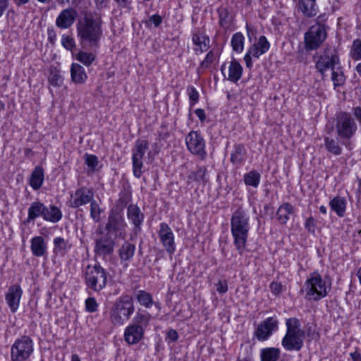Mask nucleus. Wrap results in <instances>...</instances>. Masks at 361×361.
I'll list each match as a JSON object with an SVG mask.
<instances>
[{"label": "nucleus", "mask_w": 361, "mask_h": 361, "mask_svg": "<svg viewBox=\"0 0 361 361\" xmlns=\"http://www.w3.org/2000/svg\"><path fill=\"white\" fill-rule=\"evenodd\" d=\"M103 20L97 13L84 15L76 25L77 37L81 44H87L91 47L99 48L103 36Z\"/></svg>", "instance_id": "f257e3e1"}, {"label": "nucleus", "mask_w": 361, "mask_h": 361, "mask_svg": "<svg viewBox=\"0 0 361 361\" xmlns=\"http://www.w3.org/2000/svg\"><path fill=\"white\" fill-rule=\"evenodd\" d=\"M249 221V215L242 207H239L231 218V232L233 244L240 255H243L246 249L250 231Z\"/></svg>", "instance_id": "f03ea898"}, {"label": "nucleus", "mask_w": 361, "mask_h": 361, "mask_svg": "<svg viewBox=\"0 0 361 361\" xmlns=\"http://www.w3.org/2000/svg\"><path fill=\"white\" fill-rule=\"evenodd\" d=\"M331 290V281L329 276L322 278L317 271L310 274L300 291L305 293L307 301L317 302L326 297Z\"/></svg>", "instance_id": "7ed1b4c3"}, {"label": "nucleus", "mask_w": 361, "mask_h": 361, "mask_svg": "<svg viewBox=\"0 0 361 361\" xmlns=\"http://www.w3.org/2000/svg\"><path fill=\"white\" fill-rule=\"evenodd\" d=\"M335 130L341 143L346 148H350L351 140L355 136L357 126L350 113L340 111L336 115Z\"/></svg>", "instance_id": "20e7f679"}, {"label": "nucleus", "mask_w": 361, "mask_h": 361, "mask_svg": "<svg viewBox=\"0 0 361 361\" xmlns=\"http://www.w3.org/2000/svg\"><path fill=\"white\" fill-rule=\"evenodd\" d=\"M151 315L147 311L139 310L133 319L132 324L124 331L125 341L129 345H135L140 342L145 335V330L148 326Z\"/></svg>", "instance_id": "39448f33"}, {"label": "nucleus", "mask_w": 361, "mask_h": 361, "mask_svg": "<svg viewBox=\"0 0 361 361\" xmlns=\"http://www.w3.org/2000/svg\"><path fill=\"white\" fill-rule=\"evenodd\" d=\"M313 58L315 69L321 75L322 80L326 77L327 71L334 69L341 63L338 51L331 46H326Z\"/></svg>", "instance_id": "423d86ee"}, {"label": "nucleus", "mask_w": 361, "mask_h": 361, "mask_svg": "<svg viewBox=\"0 0 361 361\" xmlns=\"http://www.w3.org/2000/svg\"><path fill=\"white\" fill-rule=\"evenodd\" d=\"M135 310L133 299L126 295L118 298L110 312L111 322L114 325H123L128 321Z\"/></svg>", "instance_id": "0eeeda50"}, {"label": "nucleus", "mask_w": 361, "mask_h": 361, "mask_svg": "<svg viewBox=\"0 0 361 361\" xmlns=\"http://www.w3.org/2000/svg\"><path fill=\"white\" fill-rule=\"evenodd\" d=\"M106 271L99 264L87 265L85 271V283L87 288L99 292L105 288L107 282Z\"/></svg>", "instance_id": "6e6552de"}, {"label": "nucleus", "mask_w": 361, "mask_h": 361, "mask_svg": "<svg viewBox=\"0 0 361 361\" xmlns=\"http://www.w3.org/2000/svg\"><path fill=\"white\" fill-rule=\"evenodd\" d=\"M34 352V342L26 335L17 338L11 348V361H27Z\"/></svg>", "instance_id": "1a4fd4ad"}, {"label": "nucleus", "mask_w": 361, "mask_h": 361, "mask_svg": "<svg viewBox=\"0 0 361 361\" xmlns=\"http://www.w3.org/2000/svg\"><path fill=\"white\" fill-rule=\"evenodd\" d=\"M327 37L326 29L324 25L316 23L312 25L305 33V47L306 50L317 49L324 42Z\"/></svg>", "instance_id": "9d476101"}, {"label": "nucleus", "mask_w": 361, "mask_h": 361, "mask_svg": "<svg viewBox=\"0 0 361 361\" xmlns=\"http://www.w3.org/2000/svg\"><path fill=\"white\" fill-rule=\"evenodd\" d=\"M101 235L95 240L94 252L97 256L105 259L113 254L117 238L111 233L100 232Z\"/></svg>", "instance_id": "9b49d317"}, {"label": "nucleus", "mask_w": 361, "mask_h": 361, "mask_svg": "<svg viewBox=\"0 0 361 361\" xmlns=\"http://www.w3.org/2000/svg\"><path fill=\"white\" fill-rule=\"evenodd\" d=\"M148 148L149 143L147 140L139 139L136 140L132 149L133 171L136 178H140L142 174V159Z\"/></svg>", "instance_id": "f8f14e48"}, {"label": "nucleus", "mask_w": 361, "mask_h": 361, "mask_svg": "<svg viewBox=\"0 0 361 361\" xmlns=\"http://www.w3.org/2000/svg\"><path fill=\"white\" fill-rule=\"evenodd\" d=\"M185 141L189 152L198 156L201 159L206 158L205 140L199 132L191 130L186 135Z\"/></svg>", "instance_id": "ddd939ff"}, {"label": "nucleus", "mask_w": 361, "mask_h": 361, "mask_svg": "<svg viewBox=\"0 0 361 361\" xmlns=\"http://www.w3.org/2000/svg\"><path fill=\"white\" fill-rule=\"evenodd\" d=\"M279 329L276 317H269L259 322L254 331V336L259 341H267Z\"/></svg>", "instance_id": "4468645a"}, {"label": "nucleus", "mask_w": 361, "mask_h": 361, "mask_svg": "<svg viewBox=\"0 0 361 361\" xmlns=\"http://www.w3.org/2000/svg\"><path fill=\"white\" fill-rule=\"evenodd\" d=\"M126 226L122 212L118 209H111L104 230L106 233H111V235H116L118 238V234H121Z\"/></svg>", "instance_id": "2eb2a0df"}, {"label": "nucleus", "mask_w": 361, "mask_h": 361, "mask_svg": "<svg viewBox=\"0 0 361 361\" xmlns=\"http://www.w3.org/2000/svg\"><path fill=\"white\" fill-rule=\"evenodd\" d=\"M93 200V189L83 186L77 189L75 193L71 195L70 207L75 209L79 208L90 203Z\"/></svg>", "instance_id": "dca6fc26"}, {"label": "nucleus", "mask_w": 361, "mask_h": 361, "mask_svg": "<svg viewBox=\"0 0 361 361\" xmlns=\"http://www.w3.org/2000/svg\"><path fill=\"white\" fill-rule=\"evenodd\" d=\"M158 235L166 251L170 255L174 254L176 251L174 235L171 228L166 223L162 222L160 224Z\"/></svg>", "instance_id": "f3484780"}, {"label": "nucleus", "mask_w": 361, "mask_h": 361, "mask_svg": "<svg viewBox=\"0 0 361 361\" xmlns=\"http://www.w3.org/2000/svg\"><path fill=\"white\" fill-rule=\"evenodd\" d=\"M305 332L286 334L281 340V345L287 351H300L304 345Z\"/></svg>", "instance_id": "a211bd4d"}, {"label": "nucleus", "mask_w": 361, "mask_h": 361, "mask_svg": "<svg viewBox=\"0 0 361 361\" xmlns=\"http://www.w3.org/2000/svg\"><path fill=\"white\" fill-rule=\"evenodd\" d=\"M23 290L18 283L11 286L6 293L5 300L11 312L15 313L20 306Z\"/></svg>", "instance_id": "6ab92c4d"}, {"label": "nucleus", "mask_w": 361, "mask_h": 361, "mask_svg": "<svg viewBox=\"0 0 361 361\" xmlns=\"http://www.w3.org/2000/svg\"><path fill=\"white\" fill-rule=\"evenodd\" d=\"M127 217L133 224V232L137 235L141 232V226L144 221L145 215L137 204H130L127 208Z\"/></svg>", "instance_id": "aec40b11"}, {"label": "nucleus", "mask_w": 361, "mask_h": 361, "mask_svg": "<svg viewBox=\"0 0 361 361\" xmlns=\"http://www.w3.org/2000/svg\"><path fill=\"white\" fill-rule=\"evenodd\" d=\"M77 16V11L72 7L67 8L61 11L56 19V25L60 29H68L74 23Z\"/></svg>", "instance_id": "412c9836"}, {"label": "nucleus", "mask_w": 361, "mask_h": 361, "mask_svg": "<svg viewBox=\"0 0 361 361\" xmlns=\"http://www.w3.org/2000/svg\"><path fill=\"white\" fill-rule=\"evenodd\" d=\"M226 69V63L221 65V71L225 79L230 80L234 83L237 82L241 78L243 74V67L235 59H233L230 62L228 66V73L226 76L224 71Z\"/></svg>", "instance_id": "4be33fe9"}, {"label": "nucleus", "mask_w": 361, "mask_h": 361, "mask_svg": "<svg viewBox=\"0 0 361 361\" xmlns=\"http://www.w3.org/2000/svg\"><path fill=\"white\" fill-rule=\"evenodd\" d=\"M192 43L197 47L194 49L195 53L196 54H202L204 51H206L209 47V37L201 32L199 30L192 32Z\"/></svg>", "instance_id": "5701e85b"}, {"label": "nucleus", "mask_w": 361, "mask_h": 361, "mask_svg": "<svg viewBox=\"0 0 361 361\" xmlns=\"http://www.w3.org/2000/svg\"><path fill=\"white\" fill-rule=\"evenodd\" d=\"M135 252V245L129 241H125L118 250V255L121 263H125L127 267L128 263L131 261Z\"/></svg>", "instance_id": "b1692460"}, {"label": "nucleus", "mask_w": 361, "mask_h": 361, "mask_svg": "<svg viewBox=\"0 0 361 361\" xmlns=\"http://www.w3.org/2000/svg\"><path fill=\"white\" fill-rule=\"evenodd\" d=\"M317 0H298V8L301 11L303 16L306 18L314 17L318 11V7L316 4Z\"/></svg>", "instance_id": "393cba45"}, {"label": "nucleus", "mask_w": 361, "mask_h": 361, "mask_svg": "<svg viewBox=\"0 0 361 361\" xmlns=\"http://www.w3.org/2000/svg\"><path fill=\"white\" fill-rule=\"evenodd\" d=\"M270 48V43L267 37L262 35L259 37L257 42L255 43L250 47V53L255 58H259L260 56L265 54Z\"/></svg>", "instance_id": "a878e982"}, {"label": "nucleus", "mask_w": 361, "mask_h": 361, "mask_svg": "<svg viewBox=\"0 0 361 361\" xmlns=\"http://www.w3.org/2000/svg\"><path fill=\"white\" fill-rule=\"evenodd\" d=\"M63 213L59 207L54 204H49L44 207L43 219L52 224H56L62 219Z\"/></svg>", "instance_id": "bb28decb"}, {"label": "nucleus", "mask_w": 361, "mask_h": 361, "mask_svg": "<svg viewBox=\"0 0 361 361\" xmlns=\"http://www.w3.org/2000/svg\"><path fill=\"white\" fill-rule=\"evenodd\" d=\"M31 251L35 257H42L47 254V243L42 236H35L31 239Z\"/></svg>", "instance_id": "cd10ccee"}, {"label": "nucleus", "mask_w": 361, "mask_h": 361, "mask_svg": "<svg viewBox=\"0 0 361 361\" xmlns=\"http://www.w3.org/2000/svg\"><path fill=\"white\" fill-rule=\"evenodd\" d=\"M44 207L45 205L39 202L35 201L33 202L27 210V218L25 220V223H30L34 221L36 219L39 217H44Z\"/></svg>", "instance_id": "c85d7f7f"}, {"label": "nucleus", "mask_w": 361, "mask_h": 361, "mask_svg": "<svg viewBox=\"0 0 361 361\" xmlns=\"http://www.w3.org/2000/svg\"><path fill=\"white\" fill-rule=\"evenodd\" d=\"M187 179L188 183L202 182L204 185H206L209 182L207 167L197 166L196 171H192L188 174Z\"/></svg>", "instance_id": "c756f323"}, {"label": "nucleus", "mask_w": 361, "mask_h": 361, "mask_svg": "<svg viewBox=\"0 0 361 361\" xmlns=\"http://www.w3.org/2000/svg\"><path fill=\"white\" fill-rule=\"evenodd\" d=\"M324 141V147L329 153L334 156H339L342 154L343 149L341 145H343L338 137L336 138L325 137Z\"/></svg>", "instance_id": "7c9ffc66"}, {"label": "nucleus", "mask_w": 361, "mask_h": 361, "mask_svg": "<svg viewBox=\"0 0 361 361\" xmlns=\"http://www.w3.org/2000/svg\"><path fill=\"white\" fill-rule=\"evenodd\" d=\"M294 212L293 206L288 202H285L277 209V220L280 224H286L290 219L289 215L294 214Z\"/></svg>", "instance_id": "2f4dec72"}, {"label": "nucleus", "mask_w": 361, "mask_h": 361, "mask_svg": "<svg viewBox=\"0 0 361 361\" xmlns=\"http://www.w3.org/2000/svg\"><path fill=\"white\" fill-rule=\"evenodd\" d=\"M71 75L73 82L83 84L87 79L84 68L78 63H73L71 67Z\"/></svg>", "instance_id": "473e14b6"}, {"label": "nucleus", "mask_w": 361, "mask_h": 361, "mask_svg": "<svg viewBox=\"0 0 361 361\" xmlns=\"http://www.w3.org/2000/svg\"><path fill=\"white\" fill-rule=\"evenodd\" d=\"M44 173L42 166H37L32 172L30 185L33 190H39L44 182Z\"/></svg>", "instance_id": "72a5a7b5"}, {"label": "nucleus", "mask_w": 361, "mask_h": 361, "mask_svg": "<svg viewBox=\"0 0 361 361\" xmlns=\"http://www.w3.org/2000/svg\"><path fill=\"white\" fill-rule=\"evenodd\" d=\"M53 252L56 255L64 256L71 247V245L68 240L62 237H56L53 240Z\"/></svg>", "instance_id": "f704fd0d"}, {"label": "nucleus", "mask_w": 361, "mask_h": 361, "mask_svg": "<svg viewBox=\"0 0 361 361\" xmlns=\"http://www.w3.org/2000/svg\"><path fill=\"white\" fill-rule=\"evenodd\" d=\"M246 158V149L243 144H236L233 147V151L231 154V161L233 164L240 165Z\"/></svg>", "instance_id": "c9c22d12"}, {"label": "nucleus", "mask_w": 361, "mask_h": 361, "mask_svg": "<svg viewBox=\"0 0 361 361\" xmlns=\"http://www.w3.org/2000/svg\"><path fill=\"white\" fill-rule=\"evenodd\" d=\"M346 200L341 196L334 197L330 202L329 206L339 217H343L346 209Z\"/></svg>", "instance_id": "e433bc0d"}, {"label": "nucleus", "mask_w": 361, "mask_h": 361, "mask_svg": "<svg viewBox=\"0 0 361 361\" xmlns=\"http://www.w3.org/2000/svg\"><path fill=\"white\" fill-rule=\"evenodd\" d=\"M219 18V25L221 27L228 28L233 19V16L230 9L227 7L221 6L217 9Z\"/></svg>", "instance_id": "4c0bfd02"}, {"label": "nucleus", "mask_w": 361, "mask_h": 361, "mask_svg": "<svg viewBox=\"0 0 361 361\" xmlns=\"http://www.w3.org/2000/svg\"><path fill=\"white\" fill-rule=\"evenodd\" d=\"M281 350L277 348H265L260 351L261 361H277L280 357Z\"/></svg>", "instance_id": "58836bf2"}, {"label": "nucleus", "mask_w": 361, "mask_h": 361, "mask_svg": "<svg viewBox=\"0 0 361 361\" xmlns=\"http://www.w3.org/2000/svg\"><path fill=\"white\" fill-rule=\"evenodd\" d=\"M135 297L140 305L146 308H150L154 304L152 294L145 290H137L135 295Z\"/></svg>", "instance_id": "ea45409f"}, {"label": "nucleus", "mask_w": 361, "mask_h": 361, "mask_svg": "<svg viewBox=\"0 0 361 361\" xmlns=\"http://www.w3.org/2000/svg\"><path fill=\"white\" fill-rule=\"evenodd\" d=\"M261 180V174L256 170H252L245 173L243 176V180L247 186L257 188Z\"/></svg>", "instance_id": "a19ab883"}, {"label": "nucleus", "mask_w": 361, "mask_h": 361, "mask_svg": "<svg viewBox=\"0 0 361 361\" xmlns=\"http://www.w3.org/2000/svg\"><path fill=\"white\" fill-rule=\"evenodd\" d=\"M331 71V80L334 84V89L338 87L342 86L345 82V76L344 75L342 67L337 66Z\"/></svg>", "instance_id": "79ce46f5"}, {"label": "nucleus", "mask_w": 361, "mask_h": 361, "mask_svg": "<svg viewBox=\"0 0 361 361\" xmlns=\"http://www.w3.org/2000/svg\"><path fill=\"white\" fill-rule=\"evenodd\" d=\"M244 41L245 37L241 32L235 33L231 41L233 50L237 53H241L244 49Z\"/></svg>", "instance_id": "37998d69"}, {"label": "nucleus", "mask_w": 361, "mask_h": 361, "mask_svg": "<svg viewBox=\"0 0 361 361\" xmlns=\"http://www.w3.org/2000/svg\"><path fill=\"white\" fill-rule=\"evenodd\" d=\"M286 334L305 332L304 330L300 329V326H301L300 322L298 319H297L295 317H291V318L286 319Z\"/></svg>", "instance_id": "c03bdc74"}, {"label": "nucleus", "mask_w": 361, "mask_h": 361, "mask_svg": "<svg viewBox=\"0 0 361 361\" xmlns=\"http://www.w3.org/2000/svg\"><path fill=\"white\" fill-rule=\"evenodd\" d=\"M350 57L354 61L361 60V39H355L353 41L349 52Z\"/></svg>", "instance_id": "a18cd8bd"}, {"label": "nucleus", "mask_w": 361, "mask_h": 361, "mask_svg": "<svg viewBox=\"0 0 361 361\" xmlns=\"http://www.w3.org/2000/svg\"><path fill=\"white\" fill-rule=\"evenodd\" d=\"M75 59L85 66H89L95 60L96 56L92 53L80 51L76 54Z\"/></svg>", "instance_id": "49530a36"}, {"label": "nucleus", "mask_w": 361, "mask_h": 361, "mask_svg": "<svg viewBox=\"0 0 361 361\" xmlns=\"http://www.w3.org/2000/svg\"><path fill=\"white\" fill-rule=\"evenodd\" d=\"M102 209L94 199L90 202V216L95 223H98L101 220L100 215Z\"/></svg>", "instance_id": "de8ad7c7"}, {"label": "nucleus", "mask_w": 361, "mask_h": 361, "mask_svg": "<svg viewBox=\"0 0 361 361\" xmlns=\"http://www.w3.org/2000/svg\"><path fill=\"white\" fill-rule=\"evenodd\" d=\"M84 160L85 164L90 169L91 172L97 171V167L99 164V160L97 156L86 153L84 155Z\"/></svg>", "instance_id": "09e8293b"}, {"label": "nucleus", "mask_w": 361, "mask_h": 361, "mask_svg": "<svg viewBox=\"0 0 361 361\" xmlns=\"http://www.w3.org/2000/svg\"><path fill=\"white\" fill-rule=\"evenodd\" d=\"M63 79L59 71H52L49 76V82L54 87H61Z\"/></svg>", "instance_id": "8fccbe9b"}, {"label": "nucleus", "mask_w": 361, "mask_h": 361, "mask_svg": "<svg viewBox=\"0 0 361 361\" xmlns=\"http://www.w3.org/2000/svg\"><path fill=\"white\" fill-rule=\"evenodd\" d=\"M85 310L87 312L93 313L97 311L99 305L94 298L90 297L87 298L85 301Z\"/></svg>", "instance_id": "3c124183"}, {"label": "nucleus", "mask_w": 361, "mask_h": 361, "mask_svg": "<svg viewBox=\"0 0 361 361\" xmlns=\"http://www.w3.org/2000/svg\"><path fill=\"white\" fill-rule=\"evenodd\" d=\"M187 92L190 99V105L194 106L199 100V93L193 86H189L187 88Z\"/></svg>", "instance_id": "603ef678"}, {"label": "nucleus", "mask_w": 361, "mask_h": 361, "mask_svg": "<svg viewBox=\"0 0 361 361\" xmlns=\"http://www.w3.org/2000/svg\"><path fill=\"white\" fill-rule=\"evenodd\" d=\"M163 21V18L159 14H154L149 16L148 20L144 21V23L147 27H149L152 24H154L155 27H159Z\"/></svg>", "instance_id": "864d4df0"}, {"label": "nucleus", "mask_w": 361, "mask_h": 361, "mask_svg": "<svg viewBox=\"0 0 361 361\" xmlns=\"http://www.w3.org/2000/svg\"><path fill=\"white\" fill-rule=\"evenodd\" d=\"M61 44L67 50H72L75 47V42L73 37L63 35L61 38Z\"/></svg>", "instance_id": "5fc2aeb1"}, {"label": "nucleus", "mask_w": 361, "mask_h": 361, "mask_svg": "<svg viewBox=\"0 0 361 361\" xmlns=\"http://www.w3.org/2000/svg\"><path fill=\"white\" fill-rule=\"evenodd\" d=\"M304 226L309 233L315 234L317 221L312 216H310L305 220Z\"/></svg>", "instance_id": "6e6d98bb"}, {"label": "nucleus", "mask_w": 361, "mask_h": 361, "mask_svg": "<svg viewBox=\"0 0 361 361\" xmlns=\"http://www.w3.org/2000/svg\"><path fill=\"white\" fill-rule=\"evenodd\" d=\"M270 289L271 293L275 295H280L283 291V286L281 283L277 281H272L270 283Z\"/></svg>", "instance_id": "4d7b16f0"}, {"label": "nucleus", "mask_w": 361, "mask_h": 361, "mask_svg": "<svg viewBox=\"0 0 361 361\" xmlns=\"http://www.w3.org/2000/svg\"><path fill=\"white\" fill-rule=\"evenodd\" d=\"M214 58V54L213 51H209L207 54L204 60H203L201 62L200 67L203 68H206L209 67V66L213 62Z\"/></svg>", "instance_id": "13d9d810"}, {"label": "nucleus", "mask_w": 361, "mask_h": 361, "mask_svg": "<svg viewBox=\"0 0 361 361\" xmlns=\"http://www.w3.org/2000/svg\"><path fill=\"white\" fill-rule=\"evenodd\" d=\"M216 290L220 294H224L228 291V283L226 281H219L216 284Z\"/></svg>", "instance_id": "bf43d9fd"}, {"label": "nucleus", "mask_w": 361, "mask_h": 361, "mask_svg": "<svg viewBox=\"0 0 361 361\" xmlns=\"http://www.w3.org/2000/svg\"><path fill=\"white\" fill-rule=\"evenodd\" d=\"M47 35L48 40L52 44L54 43L55 40L56 39L57 35L56 31L52 27L47 28Z\"/></svg>", "instance_id": "052dcab7"}, {"label": "nucleus", "mask_w": 361, "mask_h": 361, "mask_svg": "<svg viewBox=\"0 0 361 361\" xmlns=\"http://www.w3.org/2000/svg\"><path fill=\"white\" fill-rule=\"evenodd\" d=\"M118 6L121 8H129L132 4L133 0H114Z\"/></svg>", "instance_id": "680f3d73"}, {"label": "nucleus", "mask_w": 361, "mask_h": 361, "mask_svg": "<svg viewBox=\"0 0 361 361\" xmlns=\"http://www.w3.org/2000/svg\"><path fill=\"white\" fill-rule=\"evenodd\" d=\"M252 53H250V49H248L247 52L244 56V61L246 63V66L250 69H251L252 67Z\"/></svg>", "instance_id": "e2e57ef3"}, {"label": "nucleus", "mask_w": 361, "mask_h": 361, "mask_svg": "<svg viewBox=\"0 0 361 361\" xmlns=\"http://www.w3.org/2000/svg\"><path fill=\"white\" fill-rule=\"evenodd\" d=\"M166 338L169 339L171 341H176L178 338V334L176 330L171 329L166 336Z\"/></svg>", "instance_id": "0e129e2a"}, {"label": "nucleus", "mask_w": 361, "mask_h": 361, "mask_svg": "<svg viewBox=\"0 0 361 361\" xmlns=\"http://www.w3.org/2000/svg\"><path fill=\"white\" fill-rule=\"evenodd\" d=\"M195 113L202 123L205 121L207 117L203 109H197L195 110Z\"/></svg>", "instance_id": "69168bd1"}, {"label": "nucleus", "mask_w": 361, "mask_h": 361, "mask_svg": "<svg viewBox=\"0 0 361 361\" xmlns=\"http://www.w3.org/2000/svg\"><path fill=\"white\" fill-rule=\"evenodd\" d=\"M9 0H0V18L3 16L5 11L8 8Z\"/></svg>", "instance_id": "338daca9"}, {"label": "nucleus", "mask_w": 361, "mask_h": 361, "mask_svg": "<svg viewBox=\"0 0 361 361\" xmlns=\"http://www.w3.org/2000/svg\"><path fill=\"white\" fill-rule=\"evenodd\" d=\"M98 10H102L107 6L108 0H94Z\"/></svg>", "instance_id": "774afa93"}]
</instances>
